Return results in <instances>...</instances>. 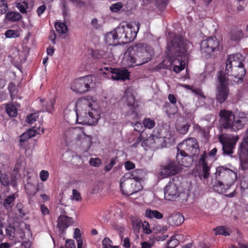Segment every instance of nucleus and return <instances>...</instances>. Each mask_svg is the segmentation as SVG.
<instances>
[{"instance_id": "58", "label": "nucleus", "mask_w": 248, "mask_h": 248, "mask_svg": "<svg viewBox=\"0 0 248 248\" xmlns=\"http://www.w3.org/2000/svg\"><path fill=\"white\" fill-rule=\"evenodd\" d=\"M56 38V35L55 33V31H52L50 32V34L49 36V39L50 40H51L53 43V44H55L56 42L55 40Z\"/></svg>"}, {"instance_id": "54", "label": "nucleus", "mask_w": 248, "mask_h": 248, "mask_svg": "<svg viewBox=\"0 0 248 248\" xmlns=\"http://www.w3.org/2000/svg\"><path fill=\"white\" fill-rule=\"evenodd\" d=\"M124 166L126 170H130L135 168V165L132 162L127 161L124 163Z\"/></svg>"}, {"instance_id": "64", "label": "nucleus", "mask_w": 248, "mask_h": 248, "mask_svg": "<svg viewBox=\"0 0 248 248\" xmlns=\"http://www.w3.org/2000/svg\"><path fill=\"white\" fill-rule=\"evenodd\" d=\"M168 99L172 104H175L176 103V98L172 94H170L168 96Z\"/></svg>"}, {"instance_id": "7", "label": "nucleus", "mask_w": 248, "mask_h": 248, "mask_svg": "<svg viewBox=\"0 0 248 248\" xmlns=\"http://www.w3.org/2000/svg\"><path fill=\"white\" fill-rule=\"evenodd\" d=\"M93 81V77L91 75L81 77L74 81L71 84V89L76 93H83L89 90Z\"/></svg>"}, {"instance_id": "24", "label": "nucleus", "mask_w": 248, "mask_h": 248, "mask_svg": "<svg viewBox=\"0 0 248 248\" xmlns=\"http://www.w3.org/2000/svg\"><path fill=\"white\" fill-rule=\"evenodd\" d=\"M105 41L106 44L109 46H116L119 44L118 41L116 38L115 33H114V30L106 34L105 37Z\"/></svg>"}, {"instance_id": "33", "label": "nucleus", "mask_w": 248, "mask_h": 248, "mask_svg": "<svg viewBox=\"0 0 248 248\" xmlns=\"http://www.w3.org/2000/svg\"><path fill=\"white\" fill-rule=\"evenodd\" d=\"M190 124L186 123L184 124H178L176 125V128L177 131L181 134L185 135L188 131Z\"/></svg>"}, {"instance_id": "19", "label": "nucleus", "mask_w": 248, "mask_h": 248, "mask_svg": "<svg viewBox=\"0 0 248 248\" xmlns=\"http://www.w3.org/2000/svg\"><path fill=\"white\" fill-rule=\"evenodd\" d=\"M66 214L65 211H62L57 220V226L59 230L62 232H64L68 227L74 223L72 218L66 216Z\"/></svg>"}, {"instance_id": "63", "label": "nucleus", "mask_w": 248, "mask_h": 248, "mask_svg": "<svg viewBox=\"0 0 248 248\" xmlns=\"http://www.w3.org/2000/svg\"><path fill=\"white\" fill-rule=\"evenodd\" d=\"M69 10L68 9V5L66 6L65 7H62V13L64 18L66 17H68L69 16Z\"/></svg>"}, {"instance_id": "29", "label": "nucleus", "mask_w": 248, "mask_h": 248, "mask_svg": "<svg viewBox=\"0 0 248 248\" xmlns=\"http://www.w3.org/2000/svg\"><path fill=\"white\" fill-rule=\"evenodd\" d=\"M132 226L135 233L138 234L140 232L141 228V220L140 218L137 217H133L131 218Z\"/></svg>"}, {"instance_id": "57", "label": "nucleus", "mask_w": 248, "mask_h": 248, "mask_svg": "<svg viewBox=\"0 0 248 248\" xmlns=\"http://www.w3.org/2000/svg\"><path fill=\"white\" fill-rule=\"evenodd\" d=\"M41 211L43 215L45 216L49 213V211L47 207L44 204L41 205Z\"/></svg>"}, {"instance_id": "62", "label": "nucleus", "mask_w": 248, "mask_h": 248, "mask_svg": "<svg viewBox=\"0 0 248 248\" xmlns=\"http://www.w3.org/2000/svg\"><path fill=\"white\" fill-rule=\"evenodd\" d=\"M74 4L78 7H81L84 5V3L81 0H70Z\"/></svg>"}, {"instance_id": "46", "label": "nucleus", "mask_w": 248, "mask_h": 248, "mask_svg": "<svg viewBox=\"0 0 248 248\" xmlns=\"http://www.w3.org/2000/svg\"><path fill=\"white\" fill-rule=\"evenodd\" d=\"M178 244V240L175 239L173 237H171L170 240L168 242V247L169 248H174Z\"/></svg>"}, {"instance_id": "18", "label": "nucleus", "mask_w": 248, "mask_h": 248, "mask_svg": "<svg viewBox=\"0 0 248 248\" xmlns=\"http://www.w3.org/2000/svg\"><path fill=\"white\" fill-rule=\"evenodd\" d=\"M139 27L135 23H128L124 27L125 44L133 41L137 36Z\"/></svg>"}, {"instance_id": "40", "label": "nucleus", "mask_w": 248, "mask_h": 248, "mask_svg": "<svg viewBox=\"0 0 248 248\" xmlns=\"http://www.w3.org/2000/svg\"><path fill=\"white\" fill-rule=\"evenodd\" d=\"M16 6L19 9L20 12L23 14L27 12L26 10L28 8V4L25 1H21L16 4Z\"/></svg>"}, {"instance_id": "39", "label": "nucleus", "mask_w": 248, "mask_h": 248, "mask_svg": "<svg viewBox=\"0 0 248 248\" xmlns=\"http://www.w3.org/2000/svg\"><path fill=\"white\" fill-rule=\"evenodd\" d=\"M15 227L12 225H9L6 228V235L12 240L15 237Z\"/></svg>"}, {"instance_id": "45", "label": "nucleus", "mask_w": 248, "mask_h": 248, "mask_svg": "<svg viewBox=\"0 0 248 248\" xmlns=\"http://www.w3.org/2000/svg\"><path fill=\"white\" fill-rule=\"evenodd\" d=\"M38 116V114L36 113H31L27 116V122L29 124H32L36 121Z\"/></svg>"}, {"instance_id": "36", "label": "nucleus", "mask_w": 248, "mask_h": 248, "mask_svg": "<svg viewBox=\"0 0 248 248\" xmlns=\"http://www.w3.org/2000/svg\"><path fill=\"white\" fill-rule=\"evenodd\" d=\"M150 139L152 140V143L155 144V147L159 148L162 146V143L164 141V139L157 136L151 135Z\"/></svg>"}, {"instance_id": "60", "label": "nucleus", "mask_w": 248, "mask_h": 248, "mask_svg": "<svg viewBox=\"0 0 248 248\" xmlns=\"http://www.w3.org/2000/svg\"><path fill=\"white\" fill-rule=\"evenodd\" d=\"M73 196L74 199L77 201H78L81 199L79 193L76 189L73 190Z\"/></svg>"}, {"instance_id": "26", "label": "nucleus", "mask_w": 248, "mask_h": 248, "mask_svg": "<svg viewBox=\"0 0 248 248\" xmlns=\"http://www.w3.org/2000/svg\"><path fill=\"white\" fill-rule=\"evenodd\" d=\"M40 101L44 103L43 104V111H46L49 113H51L54 109V106L55 105V100L49 99L46 101L44 99H41Z\"/></svg>"}, {"instance_id": "52", "label": "nucleus", "mask_w": 248, "mask_h": 248, "mask_svg": "<svg viewBox=\"0 0 248 248\" xmlns=\"http://www.w3.org/2000/svg\"><path fill=\"white\" fill-rule=\"evenodd\" d=\"M101 163L102 161L99 158H91L90 160V164L94 167L99 166Z\"/></svg>"}, {"instance_id": "41", "label": "nucleus", "mask_w": 248, "mask_h": 248, "mask_svg": "<svg viewBox=\"0 0 248 248\" xmlns=\"http://www.w3.org/2000/svg\"><path fill=\"white\" fill-rule=\"evenodd\" d=\"M84 137L83 139V143L86 144V146L88 148H90L92 144L93 137L90 135H87L83 132Z\"/></svg>"}, {"instance_id": "20", "label": "nucleus", "mask_w": 248, "mask_h": 248, "mask_svg": "<svg viewBox=\"0 0 248 248\" xmlns=\"http://www.w3.org/2000/svg\"><path fill=\"white\" fill-rule=\"evenodd\" d=\"M220 122L224 128L229 129L232 124L234 115L229 110H221L219 113Z\"/></svg>"}, {"instance_id": "31", "label": "nucleus", "mask_w": 248, "mask_h": 248, "mask_svg": "<svg viewBox=\"0 0 248 248\" xmlns=\"http://www.w3.org/2000/svg\"><path fill=\"white\" fill-rule=\"evenodd\" d=\"M125 96L126 97V102L128 106H132L133 108L137 107L134 95L131 93L129 89H127L125 92Z\"/></svg>"}, {"instance_id": "43", "label": "nucleus", "mask_w": 248, "mask_h": 248, "mask_svg": "<svg viewBox=\"0 0 248 248\" xmlns=\"http://www.w3.org/2000/svg\"><path fill=\"white\" fill-rule=\"evenodd\" d=\"M112 241L111 240L108 238H105L102 241L103 248H117V247L112 246L111 243Z\"/></svg>"}, {"instance_id": "37", "label": "nucleus", "mask_w": 248, "mask_h": 248, "mask_svg": "<svg viewBox=\"0 0 248 248\" xmlns=\"http://www.w3.org/2000/svg\"><path fill=\"white\" fill-rule=\"evenodd\" d=\"M6 110L8 114L10 117H15L17 115L16 108L13 105H8L7 106Z\"/></svg>"}, {"instance_id": "55", "label": "nucleus", "mask_w": 248, "mask_h": 248, "mask_svg": "<svg viewBox=\"0 0 248 248\" xmlns=\"http://www.w3.org/2000/svg\"><path fill=\"white\" fill-rule=\"evenodd\" d=\"M66 248H76L75 242L73 240L69 239L66 241Z\"/></svg>"}, {"instance_id": "9", "label": "nucleus", "mask_w": 248, "mask_h": 248, "mask_svg": "<svg viewBox=\"0 0 248 248\" xmlns=\"http://www.w3.org/2000/svg\"><path fill=\"white\" fill-rule=\"evenodd\" d=\"M190 155L197 157L200 153L199 145L196 139L188 138L180 143L177 147Z\"/></svg>"}, {"instance_id": "35", "label": "nucleus", "mask_w": 248, "mask_h": 248, "mask_svg": "<svg viewBox=\"0 0 248 248\" xmlns=\"http://www.w3.org/2000/svg\"><path fill=\"white\" fill-rule=\"evenodd\" d=\"M55 27L56 31L60 34L66 33L68 30L67 26L62 22L56 23L55 24Z\"/></svg>"}, {"instance_id": "44", "label": "nucleus", "mask_w": 248, "mask_h": 248, "mask_svg": "<svg viewBox=\"0 0 248 248\" xmlns=\"http://www.w3.org/2000/svg\"><path fill=\"white\" fill-rule=\"evenodd\" d=\"M123 4L122 2H117L116 3L112 4L110 7V10L113 12H118L123 7Z\"/></svg>"}, {"instance_id": "22", "label": "nucleus", "mask_w": 248, "mask_h": 248, "mask_svg": "<svg viewBox=\"0 0 248 248\" xmlns=\"http://www.w3.org/2000/svg\"><path fill=\"white\" fill-rule=\"evenodd\" d=\"M184 221V217L179 213L173 214L168 218L169 223L171 226H179Z\"/></svg>"}, {"instance_id": "23", "label": "nucleus", "mask_w": 248, "mask_h": 248, "mask_svg": "<svg viewBox=\"0 0 248 248\" xmlns=\"http://www.w3.org/2000/svg\"><path fill=\"white\" fill-rule=\"evenodd\" d=\"M114 33H115L116 35V38L118 41L119 44L121 43L125 44L124 26H119L114 30Z\"/></svg>"}, {"instance_id": "61", "label": "nucleus", "mask_w": 248, "mask_h": 248, "mask_svg": "<svg viewBox=\"0 0 248 248\" xmlns=\"http://www.w3.org/2000/svg\"><path fill=\"white\" fill-rule=\"evenodd\" d=\"M91 24L93 28L98 29L100 28V25L98 23V19L94 18L92 20Z\"/></svg>"}, {"instance_id": "34", "label": "nucleus", "mask_w": 248, "mask_h": 248, "mask_svg": "<svg viewBox=\"0 0 248 248\" xmlns=\"http://www.w3.org/2000/svg\"><path fill=\"white\" fill-rule=\"evenodd\" d=\"M15 201L14 195H12L7 197L3 202V206L7 209L12 207Z\"/></svg>"}, {"instance_id": "59", "label": "nucleus", "mask_w": 248, "mask_h": 248, "mask_svg": "<svg viewBox=\"0 0 248 248\" xmlns=\"http://www.w3.org/2000/svg\"><path fill=\"white\" fill-rule=\"evenodd\" d=\"M46 7L45 5L39 6L37 9V13L38 16H40L46 10Z\"/></svg>"}, {"instance_id": "50", "label": "nucleus", "mask_w": 248, "mask_h": 248, "mask_svg": "<svg viewBox=\"0 0 248 248\" xmlns=\"http://www.w3.org/2000/svg\"><path fill=\"white\" fill-rule=\"evenodd\" d=\"M117 158H111L109 164L106 165L104 168V170L106 172H108L111 170L113 166L116 164Z\"/></svg>"}, {"instance_id": "51", "label": "nucleus", "mask_w": 248, "mask_h": 248, "mask_svg": "<svg viewBox=\"0 0 248 248\" xmlns=\"http://www.w3.org/2000/svg\"><path fill=\"white\" fill-rule=\"evenodd\" d=\"M27 133L28 135V138H30V139L32 137H34L36 134H40V132H39V131H36V130L35 129V127H34L32 128L29 129L27 131Z\"/></svg>"}, {"instance_id": "25", "label": "nucleus", "mask_w": 248, "mask_h": 248, "mask_svg": "<svg viewBox=\"0 0 248 248\" xmlns=\"http://www.w3.org/2000/svg\"><path fill=\"white\" fill-rule=\"evenodd\" d=\"M246 70L244 68H241L238 74L235 73L232 71V75H228L226 74V76L227 78L229 76L233 77L234 79H232V80H233L236 83L239 84L243 82V78L246 74Z\"/></svg>"}, {"instance_id": "5", "label": "nucleus", "mask_w": 248, "mask_h": 248, "mask_svg": "<svg viewBox=\"0 0 248 248\" xmlns=\"http://www.w3.org/2000/svg\"><path fill=\"white\" fill-rule=\"evenodd\" d=\"M81 109L78 108L76 111L77 121L78 124L87 125L96 124L99 119L98 112L92 108V104L88 103L84 100Z\"/></svg>"}, {"instance_id": "2", "label": "nucleus", "mask_w": 248, "mask_h": 248, "mask_svg": "<svg viewBox=\"0 0 248 248\" xmlns=\"http://www.w3.org/2000/svg\"><path fill=\"white\" fill-rule=\"evenodd\" d=\"M216 182L213 189L219 193L226 192L236 181L237 176L233 170L225 166L217 168L215 173Z\"/></svg>"}, {"instance_id": "1", "label": "nucleus", "mask_w": 248, "mask_h": 248, "mask_svg": "<svg viewBox=\"0 0 248 248\" xmlns=\"http://www.w3.org/2000/svg\"><path fill=\"white\" fill-rule=\"evenodd\" d=\"M187 44L183 39L179 36H174L173 39H170L168 43L166 53L169 57L167 60H164L160 64V67L170 69L174 64L173 71L179 73L185 68V62L182 61V57L186 55Z\"/></svg>"}, {"instance_id": "49", "label": "nucleus", "mask_w": 248, "mask_h": 248, "mask_svg": "<svg viewBox=\"0 0 248 248\" xmlns=\"http://www.w3.org/2000/svg\"><path fill=\"white\" fill-rule=\"evenodd\" d=\"M4 34L6 38L16 37L18 36L17 31L12 30H7Z\"/></svg>"}, {"instance_id": "30", "label": "nucleus", "mask_w": 248, "mask_h": 248, "mask_svg": "<svg viewBox=\"0 0 248 248\" xmlns=\"http://www.w3.org/2000/svg\"><path fill=\"white\" fill-rule=\"evenodd\" d=\"M230 36L232 41L238 42L243 37L244 34L242 31L234 29L231 31Z\"/></svg>"}, {"instance_id": "53", "label": "nucleus", "mask_w": 248, "mask_h": 248, "mask_svg": "<svg viewBox=\"0 0 248 248\" xmlns=\"http://www.w3.org/2000/svg\"><path fill=\"white\" fill-rule=\"evenodd\" d=\"M49 173L47 171L43 170L40 173V177L42 181H46L48 178Z\"/></svg>"}, {"instance_id": "12", "label": "nucleus", "mask_w": 248, "mask_h": 248, "mask_svg": "<svg viewBox=\"0 0 248 248\" xmlns=\"http://www.w3.org/2000/svg\"><path fill=\"white\" fill-rule=\"evenodd\" d=\"M104 69L105 71L103 74L108 75V78H111L113 80L124 81L129 78L130 73L125 68L114 69L111 67H106Z\"/></svg>"}, {"instance_id": "56", "label": "nucleus", "mask_w": 248, "mask_h": 248, "mask_svg": "<svg viewBox=\"0 0 248 248\" xmlns=\"http://www.w3.org/2000/svg\"><path fill=\"white\" fill-rule=\"evenodd\" d=\"M74 238L77 240V242L78 240L79 239L82 240L81 239L80 231L78 228H76L75 229L74 233Z\"/></svg>"}, {"instance_id": "4", "label": "nucleus", "mask_w": 248, "mask_h": 248, "mask_svg": "<svg viewBox=\"0 0 248 248\" xmlns=\"http://www.w3.org/2000/svg\"><path fill=\"white\" fill-rule=\"evenodd\" d=\"M140 170H134L132 173H127L123 176L120 181V189L124 195L130 196L140 191L142 188L140 183L141 179L136 175Z\"/></svg>"}, {"instance_id": "38", "label": "nucleus", "mask_w": 248, "mask_h": 248, "mask_svg": "<svg viewBox=\"0 0 248 248\" xmlns=\"http://www.w3.org/2000/svg\"><path fill=\"white\" fill-rule=\"evenodd\" d=\"M142 124L145 127L148 129L153 128L155 124V121L150 118H145L142 122Z\"/></svg>"}, {"instance_id": "21", "label": "nucleus", "mask_w": 248, "mask_h": 248, "mask_svg": "<svg viewBox=\"0 0 248 248\" xmlns=\"http://www.w3.org/2000/svg\"><path fill=\"white\" fill-rule=\"evenodd\" d=\"M206 158L207 156L205 154L202 155L199 162L200 165L202 166V172L201 177L202 176L204 179L208 178L210 174V167L208 166L207 163L206 162Z\"/></svg>"}, {"instance_id": "8", "label": "nucleus", "mask_w": 248, "mask_h": 248, "mask_svg": "<svg viewBox=\"0 0 248 248\" xmlns=\"http://www.w3.org/2000/svg\"><path fill=\"white\" fill-rule=\"evenodd\" d=\"M243 57L240 54L229 56L226 63L225 72L228 75H232V66H234L235 71H240L241 68H244V64L242 62Z\"/></svg>"}, {"instance_id": "27", "label": "nucleus", "mask_w": 248, "mask_h": 248, "mask_svg": "<svg viewBox=\"0 0 248 248\" xmlns=\"http://www.w3.org/2000/svg\"><path fill=\"white\" fill-rule=\"evenodd\" d=\"M145 216L149 218H155L160 219L163 218V214L156 210L147 209L145 211Z\"/></svg>"}, {"instance_id": "13", "label": "nucleus", "mask_w": 248, "mask_h": 248, "mask_svg": "<svg viewBox=\"0 0 248 248\" xmlns=\"http://www.w3.org/2000/svg\"><path fill=\"white\" fill-rule=\"evenodd\" d=\"M177 179H172L164 188L165 199L168 201H175L179 196Z\"/></svg>"}, {"instance_id": "10", "label": "nucleus", "mask_w": 248, "mask_h": 248, "mask_svg": "<svg viewBox=\"0 0 248 248\" xmlns=\"http://www.w3.org/2000/svg\"><path fill=\"white\" fill-rule=\"evenodd\" d=\"M218 139L222 144L223 154L227 155L232 154L235 143L238 140V137L221 135L219 136Z\"/></svg>"}, {"instance_id": "47", "label": "nucleus", "mask_w": 248, "mask_h": 248, "mask_svg": "<svg viewBox=\"0 0 248 248\" xmlns=\"http://www.w3.org/2000/svg\"><path fill=\"white\" fill-rule=\"evenodd\" d=\"M191 91L197 95L200 96L201 97L205 99L206 96H205L203 92L202 91L201 89L197 88H193L191 89Z\"/></svg>"}, {"instance_id": "48", "label": "nucleus", "mask_w": 248, "mask_h": 248, "mask_svg": "<svg viewBox=\"0 0 248 248\" xmlns=\"http://www.w3.org/2000/svg\"><path fill=\"white\" fill-rule=\"evenodd\" d=\"M142 228L143 232L147 234H149L152 232L151 230L150 229V226L148 222L144 221L142 223Z\"/></svg>"}, {"instance_id": "3", "label": "nucleus", "mask_w": 248, "mask_h": 248, "mask_svg": "<svg viewBox=\"0 0 248 248\" xmlns=\"http://www.w3.org/2000/svg\"><path fill=\"white\" fill-rule=\"evenodd\" d=\"M134 53L130 54L127 59L131 67L144 64L150 61L154 56L152 47L147 44L140 43L133 46Z\"/></svg>"}, {"instance_id": "32", "label": "nucleus", "mask_w": 248, "mask_h": 248, "mask_svg": "<svg viewBox=\"0 0 248 248\" xmlns=\"http://www.w3.org/2000/svg\"><path fill=\"white\" fill-rule=\"evenodd\" d=\"M216 235H223L228 236L230 234V231L228 228L224 226H219L214 229Z\"/></svg>"}, {"instance_id": "17", "label": "nucleus", "mask_w": 248, "mask_h": 248, "mask_svg": "<svg viewBox=\"0 0 248 248\" xmlns=\"http://www.w3.org/2000/svg\"><path fill=\"white\" fill-rule=\"evenodd\" d=\"M248 121V118L246 115L244 113H239L238 116H234L232 124L231 125L229 129L232 131H236L242 129Z\"/></svg>"}, {"instance_id": "15", "label": "nucleus", "mask_w": 248, "mask_h": 248, "mask_svg": "<svg viewBox=\"0 0 248 248\" xmlns=\"http://www.w3.org/2000/svg\"><path fill=\"white\" fill-rule=\"evenodd\" d=\"M180 169V166L175 161H171L161 167L159 175L166 178L177 174Z\"/></svg>"}, {"instance_id": "42", "label": "nucleus", "mask_w": 248, "mask_h": 248, "mask_svg": "<svg viewBox=\"0 0 248 248\" xmlns=\"http://www.w3.org/2000/svg\"><path fill=\"white\" fill-rule=\"evenodd\" d=\"M0 182L4 186H8L10 184V180L7 174L0 173Z\"/></svg>"}, {"instance_id": "16", "label": "nucleus", "mask_w": 248, "mask_h": 248, "mask_svg": "<svg viewBox=\"0 0 248 248\" xmlns=\"http://www.w3.org/2000/svg\"><path fill=\"white\" fill-rule=\"evenodd\" d=\"M178 153L176 155V160L179 166L189 167L193 163V158L195 157L185 152L183 150L177 148Z\"/></svg>"}, {"instance_id": "28", "label": "nucleus", "mask_w": 248, "mask_h": 248, "mask_svg": "<svg viewBox=\"0 0 248 248\" xmlns=\"http://www.w3.org/2000/svg\"><path fill=\"white\" fill-rule=\"evenodd\" d=\"M22 17L21 14L16 12L9 11L5 15V19L10 22H16L20 20Z\"/></svg>"}, {"instance_id": "6", "label": "nucleus", "mask_w": 248, "mask_h": 248, "mask_svg": "<svg viewBox=\"0 0 248 248\" xmlns=\"http://www.w3.org/2000/svg\"><path fill=\"white\" fill-rule=\"evenodd\" d=\"M216 81V99L217 102L222 104L226 101L229 94V78L225 72L218 71Z\"/></svg>"}, {"instance_id": "14", "label": "nucleus", "mask_w": 248, "mask_h": 248, "mask_svg": "<svg viewBox=\"0 0 248 248\" xmlns=\"http://www.w3.org/2000/svg\"><path fill=\"white\" fill-rule=\"evenodd\" d=\"M219 42L216 37H210L203 40L201 44V50L202 53L210 54L217 49Z\"/></svg>"}, {"instance_id": "11", "label": "nucleus", "mask_w": 248, "mask_h": 248, "mask_svg": "<svg viewBox=\"0 0 248 248\" xmlns=\"http://www.w3.org/2000/svg\"><path fill=\"white\" fill-rule=\"evenodd\" d=\"M240 159L242 169L248 172V128L246 131L244 141L239 146Z\"/></svg>"}]
</instances>
